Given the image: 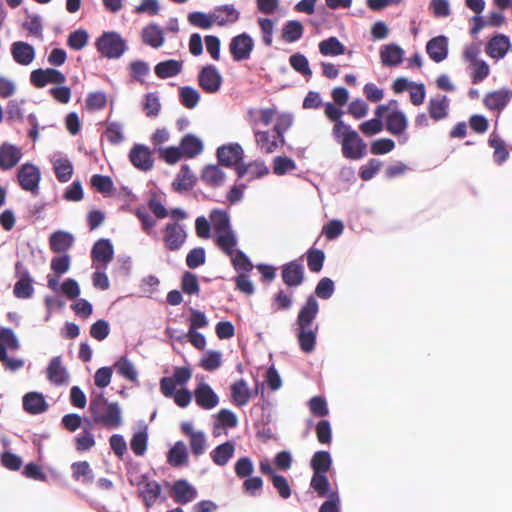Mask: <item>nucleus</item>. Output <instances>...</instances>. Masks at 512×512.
I'll return each mask as SVG.
<instances>
[{"label":"nucleus","instance_id":"obj_42","mask_svg":"<svg viewBox=\"0 0 512 512\" xmlns=\"http://www.w3.org/2000/svg\"><path fill=\"white\" fill-rule=\"evenodd\" d=\"M325 115L331 121L335 122V125L333 127V136L336 140L339 141L341 137V130L344 128H349V125L342 120L343 112L339 108H337L333 103L327 102L325 104Z\"/></svg>","mask_w":512,"mask_h":512},{"label":"nucleus","instance_id":"obj_3","mask_svg":"<svg viewBox=\"0 0 512 512\" xmlns=\"http://www.w3.org/2000/svg\"><path fill=\"white\" fill-rule=\"evenodd\" d=\"M97 51L108 59H118L127 50L125 39L116 31H105L95 42Z\"/></svg>","mask_w":512,"mask_h":512},{"label":"nucleus","instance_id":"obj_14","mask_svg":"<svg viewBox=\"0 0 512 512\" xmlns=\"http://www.w3.org/2000/svg\"><path fill=\"white\" fill-rule=\"evenodd\" d=\"M319 312V303L314 295H309L306 298L305 303L301 306L297 318L296 324L298 327L312 328L313 322L316 319Z\"/></svg>","mask_w":512,"mask_h":512},{"label":"nucleus","instance_id":"obj_30","mask_svg":"<svg viewBox=\"0 0 512 512\" xmlns=\"http://www.w3.org/2000/svg\"><path fill=\"white\" fill-rule=\"evenodd\" d=\"M385 126L386 130L393 135L403 134L408 126L405 113L398 109L391 111L385 118Z\"/></svg>","mask_w":512,"mask_h":512},{"label":"nucleus","instance_id":"obj_17","mask_svg":"<svg viewBox=\"0 0 512 512\" xmlns=\"http://www.w3.org/2000/svg\"><path fill=\"white\" fill-rule=\"evenodd\" d=\"M91 258L106 266L114 258V246L109 238H100L92 246Z\"/></svg>","mask_w":512,"mask_h":512},{"label":"nucleus","instance_id":"obj_4","mask_svg":"<svg viewBox=\"0 0 512 512\" xmlns=\"http://www.w3.org/2000/svg\"><path fill=\"white\" fill-rule=\"evenodd\" d=\"M215 156L217 164L223 168H232L237 173L238 167L244 162L245 153L238 142H230L219 146Z\"/></svg>","mask_w":512,"mask_h":512},{"label":"nucleus","instance_id":"obj_54","mask_svg":"<svg viewBox=\"0 0 512 512\" xmlns=\"http://www.w3.org/2000/svg\"><path fill=\"white\" fill-rule=\"evenodd\" d=\"M257 147L265 153H272L277 149V141H272L269 131L253 128Z\"/></svg>","mask_w":512,"mask_h":512},{"label":"nucleus","instance_id":"obj_28","mask_svg":"<svg viewBox=\"0 0 512 512\" xmlns=\"http://www.w3.org/2000/svg\"><path fill=\"white\" fill-rule=\"evenodd\" d=\"M196 181L197 177L192 172L190 166L188 164H183L172 182V187L177 192L188 191L193 188Z\"/></svg>","mask_w":512,"mask_h":512},{"label":"nucleus","instance_id":"obj_22","mask_svg":"<svg viewBox=\"0 0 512 512\" xmlns=\"http://www.w3.org/2000/svg\"><path fill=\"white\" fill-rule=\"evenodd\" d=\"M511 49L510 38L505 34H496L486 45V53L494 59H502Z\"/></svg>","mask_w":512,"mask_h":512},{"label":"nucleus","instance_id":"obj_56","mask_svg":"<svg viewBox=\"0 0 512 512\" xmlns=\"http://www.w3.org/2000/svg\"><path fill=\"white\" fill-rule=\"evenodd\" d=\"M222 364V353L218 350H208L200 360V366L206 371H215Z\"/></svg>","mask_w":512,"mask_h":512},{"label":"nucleus","instance_id":"obj_39","mask_svg":"<svg viewBox=\"0 0 512 512\" xmlns=\"http://www.w3.org/2000/svg\"><path fill=\"white\" fill-rule=\"evenodd\" d=\"M217 246L228 256L232 257L236 252L238 243L235 231L229 230L215 235Z\"/></svg>","mask_w":512,"mask_h":512},{"label":"nucleus","instance_id":"obj_31","mask_svg":"<svg viewBox=\"0 0 512 512\" xmlns=\"http://www.w3.org/2000/svg\"><path fill=\"white\" fill-rule=\"evenodd\" d=\"M450 100L446 95H437L428 102V112L435 121H440L448 116Z\"/></svg>","mask_w":512,"mask_h":512},{"label":"nucleus","instance_id":"obj_6","mask_svg":"<svg viewBox=\"0 0 512 512\" xmlns=\"http://www.w3.org/2000/svg\"><path fill=\"white\" fill-rule=\"evenodd\" d=\"M254 46V39L247 32L234 36L229 44L232 59L236 62L250 59Z\"/></svg>","mask_w":512,"mask_h":512},{"label":"nucleus","instance_id":"obj_47","mask_svg":"<svg viewBox=\"0 0 512 512\" xmlns=\"http://www.w3.org/2000/svg\"><path fill=\"white\" fill-rule=\"evenodd\" d=\"M319 51L323 56H339L345 53L346 48L335 36H331L319 43Z\"/></svg>","mask_w":512,"mask_h":512},{"label":"nucleus","instance_id":"obj_63","mask_svg":"<svg viewBox=\"0 0 512 512\" xmlns=\"http://www.w3.org/2000/svg\"><path fill=\"white\" fill-rule=\"evenodd\" d=\"M70 267L71 256L68 253H62L51 259L50 268L58 277L68 272Z\"/></svg>","mask_w":512,"mask_h":512},{"label":"nucleus","instance_id":"obj_38","mask_svg":"<svg viewBox=\"0 0 512 512\" xmlns=\"http://www.w3.org/2000/svg\"><path fill=\"white\" fill-rule=\"evenodd\" d=\"M142 40L145 44L153 48L161 47L164 43L162 28L155 23L145 26L142 30Z\"/></svg>","mask_w":512,"mask_h":512},{"label":"nucleus","instance_id":"obj_15","mask_svg":"<svg viewBox=\"0 0 512 512\" xmlns=\"http://www.w3.org/2000/svg\"><path fill=\"white\" fill-rule=\"evenodd\" d=\"M171 490L174 494V501L180 505L190 503L198 496L197 489L184 478L176 480L171 486Z\"/></svg>","mask_w":512,"mask_h":512},{"label":"nucleus","instance_id":"obj_53","mask_svg":"<svg viewBox=\"0 0 512 512\" xmlns=\"http://www.w3.org/2000/svg\"><path fill=\"white\" fill-rule=\"evenodd\" d=\"M233 268L238 274H249L253 269V263L248 255L241 249H237L234 256L231 257Z\"/></svg>","mask_w":512,"mask_h":512},{"label":"nucleus","instance_id":"obj_35","mask_svg":"<svg viewBox=\"0 0 512 512\" xmlns=\"http://www.w3.org/2000/svg\"><path fill=\"white\" fill-rule=\"evenodd\" d=\"M230 392L232 402L238 407L245 406L251 398V391L243 378L230 385Z\"/></svg>","mask_w":512,"mask_h":512},{"label":"nucleus","instance_id":"obj_7","mask_svg":"<svg viewBox=\"0 0 512 512\" xmlns=\"http://www.w3.org/2000/svg\"><path fill=\"white\" fill-rule=\"evenodd\" d=\"M222 82V75L213 64L203 66L198 73V84L208 94L217 93L221 88Z\"/></svg>","mask_w":512,"mask_h":512},{"label":"nucleus","instance_id":"obj_32","mask_svg":"<svg viewBox=\"0 0 512 512\" xmlns=\"http://www.w3.org/2000/svg\"><path fill=\"white\" fill-rule=\"evenodd\" d=\"M235 453V443L227 440L217 445L211 452L212 461L218 466H225Z\"/></svg>","mask_w":512,"mask_h":512},{"label":"nucleus","instance_id":"obj_48","mask_svg":"<svg viewBox=\"0 0 512 512\" xmlns=\"http://www.w3.org/2000/svg\"><path fill=\"white\" fill-rule=\"evenodd\" d=\"M54 172L59 182H68L73 175V164L68 158H59L53 163Z\"/></svg>","mask_w":512,"mask_h":512},{"label":"nucleus","instance_id":"obj_11","mask_svg":"<svg viewBox=\"0 0 512 512\" xmlns=\"http://www.w3.org/2000/svg\"><path fill=\"white\" fill-rule=\"evenodd\" d=\"M17 179L22 189L36 192L40 181V170L33 164L25 163L18 170Z\"/></svg>","mask_w":512,"mask_h":512},{"label":"nucleus","instance_id":"obj_16","mask_svg":"<svg viewBox=\"0 0 512 512\" xmlns=\"http://www.w3.org/2000/svg\"><path fill=\"white\" fill-rule=\"evenodd\" d=\"M428 56L436 63L444 61L449 54V39L445 35L431 38L426 44Z\"/></svg>","mask_w":512,"mask_h":512},{"label":"nucleus","instance_id":"obj_44","mask_svg":"<svg viewBox=\"0 0 512 512\" xmlns=\"http://www.w3.org/2000/svg\"><path fill=\"white\" fill-rule=\"evenodd\" d=\"M72 478L88 485L94 481V472L88 461H77L71 465Z\"/></svg>","mask_w":512,"mask_h":512},{"label":"nucleus","instance_id":"obj_52","mask_svg":"<svg viewBox=\"0 0 512 512\" xmlns=\"http://www.w3.org/2000/svg\"><path fill=\"white\" fill-rule=\"evenodd\" d=\"M187 18L190 25L201 29H210L215 22L213 11L210 14L202 11H193L188 14Z\"/></svg>","mask_w":512,"mask_h":512},{"label":"nucleus","instance_id":"obj_58","mask_svg":"<svg viewBox=\"0 0 512 512\" xmlns=\"http://www.w3.org/2000/svg\"><path fill=\"white\" fill-rule=\"evenodd\" d=\"M130 76L133 80L144 84L145 77L150 73L149 64L144 60H134L129 64Z\"/></svg>","mask_w":512,"mask_h":512},{"label":"nucleus","instance_id":"obj_41","mask_svg":"<svg viewBox=\"0 0 512 512\" xmlns=\"http://www.w3.org/2000/svg\"><path fill=\"white\" fill-rule=\"evenodd\" d=\"M488 144L490 147L494 148L493 160L496 164L502 165L509 158V152L505 147L504 140L500 137L498 133L493 131L488 139Z\"/></svg>","mask_w":512,"mask_h":512},{"label":"nucleus","instance_id":"obj_60","mask_svg":"<svg viewBox=\"0 0 512 512\" xmlns=\"http://www.w3.org/2000/svg\"><path fill=\"white\" fill-rule=\"evenodd\" d=\"M90 186L95 192H115L113 180L108 175L94 174L90 179Z\"/></svg>","mask_w":512,"mask_h":512},{"label":"nucleus","instance_id":"obj_5","mask_svg":"<svg viewBox=\"0 0 512 512\" xmlns=\"http://www.w3.org/2000/svg\"><path fill=\"white\" fill-rule=\"evenodd\" d=\"M342 144L343 156L347 159H360L366 152L367 145L359 136L358 132L351 128H344L341 130V137L339 139Z\"/></svg>","mask_w":512,"mask_h":512},{"label":"nucleus","instance_id":"obj_10","mask_svg":"<svg viewBox=\"0 0 512 512\" xmlns=\"http://www.w3.org/2000/svg\"><path fill=\"white\" fill-rule=\"evenodd\" d=\"M129 160L137 169L147 172L153 168L152 151L144 144H135L129 151Z\"/></svg>","mask_w":512,"mask_h":512},{"label":"nucleus","instance_id":"obj_59","mask_svg":"<svg viewBox=\"0 0 512 512\" xmlns=\"http://www.w3.org/2000/svg\"><path fill=\"white\" fill-rule=\"evenodd\" d=\"M0 463L10 471H18L23 465V460L18 454L10 450H4L0 453Z\"/></svg>","mask_w":512,"mask_h":512},{"label":"nucleus","instance_id":"obj_2","mask_svg":"<svg viewBox=\"0 0 512 512\" xmlns=\"http://www.w3.org/2000/svg\"><path fill=\"white\" fill-rule=\"evenodd\" d=\"M269 173V168L263 160L243 162L236 173L234 184L229 188L230 193H240L248 187V183Z\"/></svg>","mask_w":512,"mask_h":512},{"label":"nucleus","instance_id":"obj_13","mask_svg":"<svg viewBox=\"0 0 512 512\" xmlns=\"http://www.w3.org/2000/svg\"><path fill=\"white\" fill-rule=\"evenodd\" d=\"M196 404L205 410H211L219 404V396L212 387L205 382H200L194 389Z\"/></svg>","mask_w":512,"mask_h":512},{"label":"nucleus","instance_id":"obj_43","mask_svg":"<svg viewBox=\"0 0 512 512\" xmlns=\"http://www.w3.org/2000/svg\"><path fill=\"white\" fill-rule=\"evenodd\" d=\"M332 464V456L327 450L316 451L310 460L313 473H327L330 471Z\"/></svg>","mask_w":512,"mask_h":512},{"label":"nucleus","instance_id":"obj_55","mask_svg":"<svg viewBox=\"0 0 512 512\" xmlns=\"http://www.w3.org/2000/svg\"><path fill=\"white\" fill-rule=\"evenodd\" d=\"M290 66L298 73L306 78H311L312 70L309 65V61L304 54L295 53L289 58Z\"/></svg>","mask_w":512,"mask_h":512},{"label":"nucleus","instance_id":"obj_34","mask_svg":"<svg viewBox=\"0 0 512 512\" xmlns=\"http://www.w3.org/2000/svg\"><path fill=\"white\" fill-rule=\"evenodd\" d=\"M21 158V151L12 144L4 143L0 146V168L8 170L14 167Z\"/></svg>","mask_w":512,"mask_h":512},{"label":"nucleus","instance_id":"obj_27","mask_svg":"<svg viewBox=\"0 0 512 512\" xmlns=\"http://www.w3.org/2000/svg\"><path fill=\"white\" fill-rule=\"evenodd\" d=\"M184 158L192 159L203 152V141L192 133L185 134L179 143Z\"/></svg>","mask_w":512,"mask_h":512},{"label":"nucleus","instance_id":"obj_62","mask_svg":"<svg viewBox=\"0 0 512 512\" xmlns=\"http://www.w3.org/2000/svg\"><path fill=\"white\" fill-rule=\"evenodd\" d=\"M254 470V463L249 456L240 457L234 464V472L239 479L251 476Z\"/></svg>","mask_w":512,"mask_h":512},{"label":"nucleus","instance_id":"obj_23","mask_svg":"<svg viewBox=\"0 0 512 512\" xmlns=\"http://www.w3.org/2000/svg\"><path fill=\"white\" fill-rule=\"evenodd\" d=\"M240 15V11L233 4L219 5L213 10L214 21L220 27L236 23Z\"/></svg>","mask_w":512,"mask_h":512},{"label":"nucleus","instance_id":"obj_21","mask_svg":"<svg viewBox=\"0 0 512 512\" xmlns=\"http://www.w3.org/2000/svg\"><path fill=\"white\" fill-rule=\"evenodd\" d=\"M138 494L144 506L147 508H151L158 499L162 501L167 499L166 496L162 495V486L156 480L144 483V486L138 489Z\"/></svg>","mask_w":512,"mask_h":512},{"label":"nucleus","instance_id":"obj_50","mask_svg":"<svg viewBox=\"0 0 512 512\" xmlns=\"http://www.w3.org/2000/svg\"><path fill=\"white\" fill-rule=\"evenodd\" d=\"M181 290L186 295H199L200 285L198 277L191 271H184L181 275Z\"/></svg>","mask_w":512,"mask_h":512},{"label":"nucleus","instance_id":"obj_61","mask_svg":"<svg viewBox=\"0 0 512 512\" xmlns=\"http://www.w3.org/2000/svg\"><path fill=\"white\" fill-rule=\"evenodd\" d=\"M217 423L215 428H234L237 426L238 418L237 415L230 409L223 408L216 414Z\"/></svg>","mask_w":512,"mask_h":512},{"label":"nucleus","instance_id":"obj_20","mask_svg":"<svg viewBox=\"0 0 512 512\" xmlns=\"http://www.w3.org/2000/svg\"><path fill=\"white\" fill-rule=\"evenodd\" d=\"M512 91L506 88L488 92L483 103L491 111H502L510 102Z\"/></svg>","mask_w":512,"mask_h":512},{"label":"nucleus","instance_id":"obj_24","mask_svg":"<svg viewBox=\"0 0 512 512\" xmlns=\"http://www.w3.org/2000/svg\"><path fill=\"white\" fill-rule=\"evenodd\" d=\"M47 378L53 384L60 386L68 382L69 373L62 365V357L55 356L53 357L46 369Z\"/></svg>","mask_w":512,"mask_h":512},{"label":"nucleus","instance_id":"obj_26","mask_svg":"<svg viewBox=\"0 0 512 512\" xmlns=\"http://www.w3.org/2000/svg\"><path fill=\"white\" fill-rule=\"evenodd\" d=\"M404 54V50L396 43L385 44L380 48V59L384 66H398L402 63Z\"/></svg>","mask_w":512,"mask_h":512},{"label":"nucleus","instance_id":"obj_36","mask_svg":"<svg viewBox=\"0 0 512 512\" xmlns=\"http://www.w3.org/2000/svg\"><path fill=\"white\" fill-rule=\"evenodd\" d=\"M167 462L172 467H182L188 463V451L185 443L177 441L167 452Z\"/></svg>","mask_w":512,"mask_h":512},{"label":"nucleus","instance_id":"obj_1","mask_svg":"<svg viewBox=\"0 0 512 512\" xmlns=\"http://www.w3.org/2000/svg\"><path fill=\"white\" fill-rule=\"evenodd\" d=\"M89 410L95 423L117 428L122 423V411L117 402H109L101 392L90 400Z\"/></svg>","mask_w":512,"mask_h":512},{"label":"nucleus","instance_id":"obj_19","mask_svg":"<svg viewBox=\"0 0 512 512\" xmlns=\"http://www.w3.org/2000/svg\"><path fill=\"white\" fill-rule=\"evenodd\" d=\"M23 410L30 415H38L48 410L45 396L37 391L26 393L22 398Z\"/></svg>","mask_w":512,"mask_h":512},{"label":"nucleus","instance_id":"obj_46","mask_svg":"<svg viewBox=\"0 0 512 512\" xmlns=\"http://www.w3.org/2000/svg\"><path fill=\"white\" fill-rule=\"evenodd\" d=\"M310 488L318 495V497H327L334 491L327 473H313L310 480Z\"/></svg>","mask_w":512,"mask_h":512},{"label":"nucleus","instance_id":"obj_57","mask_svg":"<svg viewBox=\"0 0 512 512\" xmlns=\"http://www.w3.org/2000/svg\"><path fill=\"white\" fill-rule=\"evenodd\" d=\"M117 372L127 380L131 382H136L138 377V372L134 366V364L126 357L122 356L116 362Z\"/></svg>","mask_w":512,"mask_h":512},{"label":"nucleus","instance_id":"obj_33","mask_svg":"<svg viewBox=\"0 0 512 512\" xmlns=\"http://www.w3.org/2000/svg\"><path fill=\"white\" fill-rule=\"evenodd\" d=\"M183 69V62L176 59L160 61L154 67L156 76L160 79H168L177 76Z\"/></svg>","mask_w":512,"mask_h":512},{"label":"nucleus","instance_id":"obj_12","mask_svg":"<svg viewBox=\"0 0 512 512\" xmlns=\"http://www.w3.org/2000/svg\"><path fill=\"white\" fill-rule=\"evenodd\" d=\"M226 173L219 164H207L200 173V180L211 189H219L226 182Z\"/></svg>","mask_w":512,"mask_h":512},{"label":"nucleus","instance_id":"obj_18","mask_svg":"<svg viewBox=\"0 0 512 512\" xmlns=\"http://www.w3.org/2000/svg\"><path fill=\"white\" fill-rule=\"evenodd\" d=\"M10 51L13 60L22 66L30 65L36 56L34 46L25 41L13 42Z\"/></svg>","mask_w":512,"mask_h":512},{"label":"nucleus","instance_id":"obj_25","mask_svg":"<svg viewBox=\"0 0 512 512\" xmlns=\"http://www.w3.org/2000/svg\"><path fill=\"white\" fill-rule=\"evenodd\" d=\"M49 247L54 253H66L74 244L75 237L72 233L57 230L49 236Z\"/></svg>","mask_w":512,"mask_h":512},{"label":"nucleus","instance_id":"obj_64","mask_svg":"<svg viewBox=\"0 0 512 512\" xmlns=\"http://www.w3.org/2000/svg\"><path fill=\"white\" fill-rule=\"evenodd\" d=\"M160 109L161 103L159 96L154 92L147 93L143 101V110L146 116L157 117L160 113Z\"/></svg>","mask_w":512,"mask_h":512},{"label":"nucleus","instance_id":"obj_51","mask_svg":"<svg viewBox=\"0 0 512 512\" xmlns=\"http://www.w3.org/2000/svg\"><path fill=\"white\" fill-rule=\"evenodd\" d=\"M179 101L187 109H194L200 101V93L192 86L179 88Z\"/></svg>","mask_w":512,"mask_h":512},{"label":"nucleus","instance_id":"obj_40","mask_svg":"<svg viewBox=\"0 0 512 512\" xmlns=\"http://www.w3.org/2000/svg\"><path fill=\"white\" fill-rule=\"evenodd\" d=\"M148 426L143 424L142 427L133 433L130 439V449L136 456H143L148 447Z\"/></svg>","mask_w":512,"mask_h":512},{"label":"nucleus","instance_id":"obj_8","mask_svg":"<svg viewBox=\"0 0 512 512\" xmlns=\"http://www.w3.org/2000/svg\"><path fill=\"white\" fill-rule=\"evenodd\" d=\"M163 230V242L166 249L170 251L180 250L188 236L185 226L177 222H168Z\"/></svg>","mask_w":512,"mask_h":512},{"label":"nucleus","instance_id":"obj_37","mask_svg":"<svg viewBox=\"0 0 512 512\" xmlns=\"http://www.w3.org/2000/svg\"><path fill=\"white\" fill-rule=\"evenodd\" d=\"M209 219L214 227L215 235L233 229L230 216L226 210L219 208L212 209L209 214Z\"/></svg>","mask_w":512,"mask_h":512},{"label":"nucleus","instance_id":"obj_49","mask_svg":"<svg viewBox=\"0 0 512 512\" xmlns=\"http://www.w3.org/2000/svg\"><path fill=\"white\" fill-rule=\"evenodd\" d=\"M307 266L313 273H319L323 269L326 259L325 252L321 249L311 247L306 252Z\"/></svg>","mask_w":512,"mask_h":512},{"label":"nucleus","instance_id":"obj_29","mask_svg":"<svg viewBox=\"0 0 512 512\" xmlns=\"http://www.w3.org/2000/svg\"><path fill=\"white\" fill-rule=\"evenodd\" d=\"M318 325L314 328L298 327L296 337L299 348L304 353H311L315 350L317 342Z\"/></svg>","mask_w":512,"mask_h":512},{"label":"nucleus","instance_id":"obj_45","mask_svg":"<svg viewBox=\"0 0 512 512\" xmlns=\"http://www.w3.org/2000/svg\"><path fill=\"white\" fill-rule=\"evenodd\" d=\"M304 33V26L299 20H288L282 28V39L288 43L300 40Z\"/></svg>","mask_w":512,"mask_h":512},{"label":"nucleus","instance_id":"obj_9","mask_svg":"<svg viewBox=\"0 0 512 512\" xmlns=\"http://www.w3.org/2000/svg\"><path fill=\"white\" fill-rule=\"evenodd\" d=\"M302 256L282 265L281 277L283 283L288 287H298L305 280V269L302 264Z\"/></svg>","mask_w":512,"mask_h":512}]
</instances>
